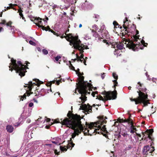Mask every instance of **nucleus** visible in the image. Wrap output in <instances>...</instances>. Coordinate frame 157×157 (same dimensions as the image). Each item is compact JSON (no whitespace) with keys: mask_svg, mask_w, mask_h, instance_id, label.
<instances>
[{"mask_svg":"<svg viewBox=\"0 0 157 157\" xmlns=\"http://www.w3.org/2000/svg\"><path fill=\"white\" fill-rule=\"evenodd\" d=\"M62 124L74 130V133L71 135L72 138H74L76 135H78L84 130L79 117L78 116H73L70 120L67 119H65L62 122Z\"/></svg>","mask_w":157,"mask_h":157,"instance_id":"f257e3e1","label":"nucleus"},{"mask_svg":"<svg viewBox=\"0 0 157 157\" xmlns=\"http://www.w3.org/2000/svg\"><path fill=\"white\" fill-rule=\"evenodd\" d=\"M84 77L83 76H80L79 79V82L76 83V89L81 94V96L79 98L81 99L82 103H83L86 100V97L85 95L87 93L90 94V92H88V90H91L92 88V85L87 82L84 81Z\"/></svg>","mask_w":157,"mask_h":157,"instance_id":"f03ea898","label":"nucleus"},{"mask_svg":"<svg viewBox=\"0 0 157 157\" xmlns=\"http://www.w3.org/2000/svg\"><path fill=\"white\" fill-rule=\"evenodd\" d=\"M113 76L115 79V80L113 81L114 84L113 86L115 89L114 91L112 92H105L103 94L104 98L100 95L98 96H97V98L99 100H102L104 102H105L108 100H111L112 98L115 99L116 98L117 92L115 90V87L118 86V83L117 82L118 76L115 73H113Z\"/></svg>","mask_w":157,"mask_h":157,"instance_id":"7ed1b4c3","label":"nucleus"},{"mask_svg":"<svg viewBox=\"0 0 157 157\" xmlns=\"http://www.w3.org/2000/svg\"><path fill=\"white\" fill-rule=\"evenodd\" d=\"M11 63L9 66L10 70L12 71V68L16 71V72L18 73L19 75L21 77L25 75V73L26 71V69L28 68L27 67L23 65L20 61H18L17 63H16V60L13 59H11Z\"/></svg>","mask_w":157,"mask_h":157,"instance_id":"20e7f679","label":"nucleus"},{"mask_svg":"<svg viewBox=\"0 0 157 157\" xmlns=\"http://www.w3.org/2000/svg\"><path fill=\"white\" fill-rule=\"evenodd\" d=\"M65 37L68 41L70 40V45H73L74 48L79 51L80 54L83 52V50L86 48L85 46L81 44V41L78 40L77 37H74L70 34L68 36H65Z\"/></svg>","mask_w":157,"mask_h":157,"instance_id":"39448f33","label":"nucleus"},{"mask_svg":"<svg viewBox=\"0 0 157 157\" xmlns=\"http://www.w3.org/2000/svg\"><path fill=\"white\" fill-rule=\"evenodd\" d=\"M139 93V97L137 98H130L132 101H135L136 104L143 103L144 106H146L148 104H149V100L147 99V95L145 94L140 91H137Z\"/></svg>","mask_w":157,"mask_h":157,"instance_id":"423d86ee","label":"nucleus"},{"mask_svg":"<svg viewBox=\"0 0 157 157\" xmlns=\"http://www.w3.org/2000/svg\"><path fill=\"white\" fill-rule=\"evenodd\" d=\"M107 121L105 120H101L95 123V127H97V129L95 131V132L98 134H105V133H106L107 131L106 128H105V125H103V126H102L103 124L105 123H106Z\"/></svg>","mask_w":157,"mask_h":157,"instance_id":"0eeeda50","label":"nucleus"},{"mask_svg":"<svg viewBox=\"0 0 157 157\" xmlns=\"http://www.w3.org/2000/svg\"><path fill=\"white\" fill-rule=\"evenodd\" d=\"M42 20V19L40 17L35 18L34 21L36 25L38 26L39 27H41V29L43 30L50 31V29L48 26L46 27L43 26V23L41 21Z\"/></svg>","mask_w":157,"mask_h":157,"instance_id":"6e6552de","label":"nucleus"},{"mask_svg":"<svg viewBox=\"0 0 157 157\" xmlns=\"http://www.w3.org/2000/svg\"><path fill=\"white\" fill-rule=\"evenodd\" d=\"M88 126V128L90 129H85L84 132L85 133H87L88 135H91L92 134L95 132V131L97 129H95V123H92L91 124H88L87 125Z\"/></svg>","mask_w":157,"mask_h":157,"instance_id":"1a4fd4ad","label":"nucleus"},{"mask_svg":"<svg viewBox=\"0 0 157 157\" xmlns=\"http://www.w3.org/2000/svg\"><path fill=\"white\" fill-rule=\"evenodd\" d=\"M155 150L154 147H151V146L147 145L144 147L143 150V153L144 154H148V153H151Z\"/></svg>","mask_w":157,"mask_h":157,"instance_id":"9d476101","label":"nucleus"},{"mask_svg":"<svg viewBox=\"0 0 157 157\" xmlns=\"http://www.w3.org/2000/svg\"><path fill=\"white\" fill-rule=\"evenodd\" d=\"M35 82H34L33 83L32 82H29V86L28 88L29 90V91H31L32 89V87L33 86V85L34 84H35L36 85H37L38 86H39L40 84L41 83V82L38 79H35Z\"/></svg>","mask_w":157,"mask_h":157,"instance_id":"9b49d317","label":"nucleus"},{"mask_svg":"<svg viewBox=\"0 0 157 157\" xmlns=\"http://www.w3.org/2000/svg\"><path fill=\"white\" fill-rule=\"evenodd\" d=\"M121 134L123 136V139L126 141H128L129 140L132 138L131 135L128 134L126 132H122Z\"/></svg>","mask_w":157,"mask_h":157,"instance_id":"f8f14e48","label":"nucleus"},{"mask_svg":"<svg viewBox=\"0 0 157 157\" xmlns=\"http://www.w3.org/2000/svg\"><path fill=\"white\" fill-rule=\"evenodd\" d=\"M101 33L102 37L103 38L109 39L110 38V36L107 30H103V31H102Z\"/></svg>","mask_w":157,"mask_h":157,"instance_id":"ddd939ff","label":"nucleus"},{"mask_svg":"<svg viewBox=\"0 0 157 157\" xmlns=\"http://www.w3.org/2000/svg\"><path fill=\"white\" fill-rule=\"evenodd\" d=\"M127 45L128 46L129 48L132 49L133 51H136V45L132 41H129L128 42V44H127Z\"/></svg>","mask_w":157,"mask_h":157,"instance_id":"4468645a","label":"nucleus"},{"mask_svg":"<svg viewBox=\"0 0 157 157\" xmlns=\"http://www.w3.org/2000/svg\"><path fill=\"white\" fill-rule=\"evenodd\" d=\"M76 57L78 61H80L81 62H82L83 61V63L85 65H86V61L83 58L84 55L82 54H81L80 55V56H79L77 54H76Z\"/></svg>","mask_w":157,"mask_h":157,"instance_id":"2eb2a0df","label":"nucleus"},{"mask_svg":"<svg viewBox=\"0 0 157 157\" xmlns=\"http://www.w3.org/2000/svg\"><path fill=\"white\" fill-rule=\"evenodd\" d=\"M153 132V130H149L146 131L145 133L147 134V137H146L145 136L144 138V140H147V139L148 138L150 139H151V137L150 136V134H151Z\"/></svg>","mask_w":157,"mask_h":157,"instance_id":"dca6fc26","label":"nucleus"},{"mask_svg":"<svg viewBox=\"0 0 157 157\" xmlns=\"http://www.w3.org/2000/svg\"><path fill=\"white\" fill-rule=\"evenodd\" d=\"M119 121L121 123H128V124H132V120L130 118L125 120L120 119Z\"/></svg>","mask_w":157,"mask_h":157,"instance_id":"f3484780","label":"nucleus"},{"mask_svg":"<svg viewBox=\"0 0 157 157\" xmlns=\"http://www.w3.org/2000/svg\"><path fill=\"white\" fill-rule=\"evenodd\" d=\"M6 129L8 132L11 133L13 131V128L11 125H8L6 126Z\"/></svg>","mask_w":157,"mask_h":157,"instance_id":"a211bd4d","label":"nucleus"},{"mask_svg":"<svg viewBox=\"0 0 157 157\" xmlns=\"http://www.w3.org/2000/svg\"><path fill=\"white\" fill-rule=\"evenodd\" d=\"M31 93L32 94V93H29V92H26L24 94V95L22 96H21V100L22 101H23V99H25L27 95L29 96L30 94Z\"/></svg>","mask_w":157,"mask_h":157,"instance_id":"6ab92c4d","label":"nucleus"},{"mask_svg":"<svg viewBox=\"0 0 157 157\" xmlns=\"http://www.w3.org/2000/svg\"><path fill=\"white\" fill-rule=\"evenodd\" d=\"M124 45L121 43H117L116 47L119 49L121 50L123 48Z\"/></svg>","mask_w":157,"mask_h":157,"instance_id":"aec40b11","label":"nucleus"},{"mask_svg":"<svg viewBox=\"0 0 157 157\" xmlns=\"http://www.w3.org/2000/svg\"><path fill=\"white\" fill-rule=\"evenodd\" d=\"M11 22H9L7 23H6V25L7 26H10L9 29L11 30L12 31H14L13 27L11 26Z\"/></svg>","mask_w":157,"mask_h":157,"instance_id":"412c9836","label":"nucleus"},{"mask_svg":"<svg viewBox=\"0 0 157 157\" xmlns=\"http://www.w3.org/2000/svg\"><path fill=\"white\" fill-rule=\"evenodd\" d=\"M64 1L66 3L68 2L71 4L75 3L76 2V0H65Z\"/></svg>","mask_w":157,"mask_h":157,"instance_id":"4be33fe9","label":"nucleus"},{"mask_svg":"<svg viewBox=\"0 0 157 157\" xmlns=\"http://www.w3.org/2000/svg\"><path fill=\"white\" fill-rule=\"evenodd\" d=\"M132 148V146L131 145L129 144L128 146L126 147L124 149L123 151H128L131 149Z\"/></svg>","mask_w":157,"mask_h":157,"instance_id":"5701e85b","label":"nucleus"},{"mask_svg":"<svg viewBox=\"0 0 157 157\" xmlns=\"http://www.w3.org/2000/svg\"><path fill=\"white\" fill-rule=\"evenodd\" d=\"M60 148L62 151H67V147L66 146H64V147L60 146Z\"/></svg>","mask_w":157,"mask_h":157,"instance_id":"b1692460","label":"nucleus"},{"mask_svg":"<svg viewBox=\"0 0 157 157\" xmlns=\"http://www.w3.org/2000/svg\"><path fill=\"white\" fill-rule=\"evenodd\" d=\"M22 11L21 10H18V12H19V15H20V18L22 17V19L23 20H24V19H25V18L24 17L22 13Z\"/></svg>","mask_w":157,"mask_h":157,"instance_id":"393cba45","label":"nucleus"},{"mask_svg":"<svg viewBox=\"0 0 157 157\" xmlns=\"http://www.w3.org/2000/svg\"><path fill=\"white\" fill-rule=\"evenodd\" d=\"M84 39L86 40L91 38V36L89 34H86L85 35Z\"/></svg>","mask_w":157,"mask_h":157,"instance_id":"a878e982","label":"nucleus"},{"mask_svg":"<svg viewBox=\"0 0 157 157\" xmlns=\"http://www.w3.org/2000/svg\"><path fill=\"white\" fill-rule=\"evenodd\" d=\"M105 30L106 29H105V25H102L101 26L100 29H99V30L98 31V32L101 33L102 31H103V30Z\"/></svg>","mask_w":157,"mask_h":157,"instance_id":"bb28decb","label":"nucleus"},{"mask_svg":"<svg viewBox=\"0 0 157 157\" xmlns=\"http://www.w3.org/2000/svg\"><path fill=\"white\" fill-rule=\"evenodd\" d=\"M126 21H124V24L123 25V26L124 29H126L127 28V26L128 25H127V23L126 22V21H128V19L127 18H126Z\"/></svg>","mask_w":157,"mask_h":157,"instance_id":"cd10ccee","label":"nucleus"},{"mask_svg":"<svg viewBox=\"0 0 157 157\" xmlns=\"http://www.w3.org/2000/svg\"><path fill=\"white\" fill-rule=\"evenodd\" d=\"M14 6V5L12 4H9V6H7L6 7V9H5L4 10L5 11H6V10H8L10 9V8H13V7Z\"/></svg>","mask_w":157,"mask_h":157,"instance_id":"c85d7f7f","label":"nucleus"},{"mask_svg":"<svg viewBox=\"0 0 157 157\" xmlns=\"http://www.w3.org/2000/svg\"><path fill=\"white\" fill-rule=\"evenodd\" d=\"M67 119V118H66L65 119H64L63 120H62V119L61 120V121H59V120H55L54 121V123H61L62 124V125H65V124H62V122L65 119Z\"/></svg>","mask_w":157,"mask_h":157,"instance_id":"c756f323","label":"nucleus"},{"mask_svg":"<svg viewBox=\"0 0 157 157\" xmlns=\"http://www.w3.org/2000/svg\"><path fill=\"white\" fill-rule=\"evenodd\" d=\"M86 111L88 113H89V112L90 113L92 111V107L91 106H89L88 108H86Z\"/></svg>","mask_w":157,"mask_h":157,"instance_id":"7c9ffc66","label":"nucleus"},{"mask_svg":"<svg viewBox=\"0 0 157 157\" xmlns=\"http://www.w3.org/2000/svg\"><path fill=\"white\" fill-rule=\"evenodd\" d=\"M131 125V126L130 127V129H133L134 130H136V128L134 127V126L133 125L132 121V124H130Z\"/></svg>","mask_w":157,"mask_h":157,"instance_id":"2f4dec72","label":"nucleus"},{"mask_svg":"<svg viewBox=\"0 0 157 157\" xmlns=\"http://www.w3.org/2000/svg\"><path fill=\"white\" fill-rule=\"evenodd\" d=\"M61 57L60 56H57L55 58V60L56 61L58 62L59 60V59H60Z\"/></svg>","mask_w":157,"mask_h":157,"instance_id":"473e14b6","label":"nucleus"},{"mask_svg":"<svg viewBox=\"0 0 157 157\" xmlns=\"http://www.w3.org/2000/svg\"><path fill=\"white\" fill-rule=\"evenodd\" d=\"M29 43L31 45H33L35 46L36 45V43L32 40H30L29 41Z\"/></svg>","mask_w":157,"mask_h":157,"instance_id":"72a5a7b5","label":"nucleus"},{"mask_svg":"<svg viewBox=\"0 0 157 157\" xmlns=\"http://www.w3.org/2000/svg\"><path fill=\"white\" fill-rule=\"evenodd\" d=\"M42 52L43 54L44 55H47L48 53V51L46 49H44L42 50Z\"/></svg>","mask_w":157,"mask_h":157,"instance_id":"f704fd0d","label":"nucleus"},{"mask_svg":"<svg viewBox=\"0 0 157 157\" xmlns=\"http://www.w3.org/2000/svg\"><path fill=\"white\" fill-rule=\"evenodd\" d=\"M113 24L114 25V27H116V28H117V25L118 26V27H119V25L118 24V23H117V22H116V21H114L113 22Z\"/></svg>","mask_w":157,"mask_h":157,"instance_id":"c9c22d12","label":"nucleus"},{"mask_svg":"<svg viewBox=\"0 0 157 157\" xmlns=\"http://www.w3.org/2000/svg\"><path fill=\"white\" fill-rule=\"evenodd\" d=\"M92 28L95 30H97L98 29V26L96 25H94L92 26Z\"/></svg>","mask_w":157,"mask_h":157,"instance_id":"e433bc0d","label":"nucleus"},{"mask_svg":"<svg viewBox=\"0 0 157 157\" xmlns=\"http://www.w3.org/2000/svg\"><path fill=\"white\" fill-rule=\"evenodd\" d=\"M73 116H78L79 117V118L80 119V121L81 120V117L80 116H78V115H72L70 117H69V116H68V117H69V119L67 118V119L69 120H70V119H71V118H72V117Z\"/></svg>","mask_w":157,"mask_h":157,"instance_id":"4c0bfd02","label":"nucleus"},{"mask_svg":"<svg viewBox=\"0 0 157 157\" xmlns=\"http://www.w3.org/2000/svg\"><path fill=\"white\" fill-rule=\"evenodd\" d=\"M69 67L71 69L75 71V67L72 66L71 64H70V65L69 66Z\"/></svg>","mask_w":157,"mask_h":157,"instance_id":"58836bf2","label":"nucleus"},{"mask_svg":"<svg viewBox=\"0 0 157 157\" xmlns=\"http://www.w3.org/2000/svg\"><path fill=\"white\" fill-rule=\"evenodd\" d=\"M141 43H142V44H143L144 46H147V44L146 43H145L144 42V41L143 40H142L141 41Z\"/></svg>","mask_w":157,"mask_h":157,"instance_id":"ea45409f","label":"nucleus"},{"mask_svg":"<svg viewBox=\"0 0 157 157\" xmlns=\"http://www.w3.org/2000/svg\"><path fill=\"white\" fill-rule=\"evenodd\" d=\"M46 17H45V20L44 19H43V21H44L45 22L46 24L47 23V21L48 20V17H46V16H45Z\"/></svg>","mask_w":157,"mask_h":157,"instance_id":"a19ab883","label":"nucleus"},{"mask_svg":"<svg viewBox=\"0 0 157 157\" xmlns=\"http://www.w3.org/2000/svg\"><path fill=\"white\" fill-rule=\"evenodd\" d=\"M85 2H85V3H84V4L85 5H89L91 7L92 6V4L91 3H89V4H88V2H86L87 1H86Z\"/></svg>","mask_w":157,"mask_h":157,"instance_id":"79ce46f5","label":"nucleus"},{"mask_svg":"<svg viewBox=\"0 0 157 157\" xmlns=\"http://www.w3.org/2000/svg\"><path fill=\"white\" fill-rule=\"evenodd\" d=\"M97 94V92H93L91 94V95L93 97H94L95 96V94Z\"/></svg>","mask_w":157,"mask_h":157,"instance_id":"37998d69","label":"nucleus"},{"mask_svg":"<svg viewBox=\"0 0 157 157\" xmlns=\"http://www.w3.org/2000/svg\"><path fill=\"white\" fill-rule=\"evenodd\" d=\"M0 24H3V25H6V21L5 20H2L1 22L0 23Z\"/></svg>","mask_w":157,"mask_h":157,"instance_id":"c03bdc74","label":"nucleus"},{"mask_svg":"<svg viewBox=\"0 0 157 157\" xmlns=\"http://www.w3.org/2000/svg\"><path fill=\"white\" fill-rule=\"evenodd\" d=\"M152 81L153 82H155L157 84V79L155 78H153L152 79Z\"/></svg>","mask_w":157,"mask_h":157,"instance_id":"a18cd8bd","label":"nucleus"},{"mask_svg":"<svg viewBox=\"0 0 157 157\" xmlns=\"http://www.w3.org/2000/svg\"><path fill=\"white\" fill-rule=\"evenodd\" d=\"M53 143L58 145H60V144L59 143V142L57 141H53L52 142Z\"/></svg>","mask_w":157,"mask_h":157,"instance_id":"49530a36","label":"nucleus"},{"mask_svg":"<svg viewBox=\"0 0 157 157\" xmlns=\"http://www.w3.org/2000/svg\"><path fill=\"white\" fill-rule=\"evenodd\" d=\"M33 105V103L32 102H30L29 104V106L30 107H32Z\"/></svg>","mask_w":157,"mask_h":157,"instance_id":"de8ad7c7","label":"nucleus"},{"mask_svg":"<svg viewBox=\"0 0 157 157\" xmlns=\"http://www.w3.org/2000/svg\"><path fill=\"white\" fill-rule=\"evenodd\" d=\"M134 38L135 40V41H137V40L138 39H139V38H138V37H137V36H134Z\"/></svg>","mask_w":157,"mask_h":157,"instance_id":"09e8293b","label":"nucleus"},{"mask_svg":"<svg viewBox=\"0 0 157 157\" xmlns=\"http://www.w3.org/2000/svg\"><path fill=\"white\" fill-rule=\"evenodd\" d=\"M105 74V73H103V74L102 75H101V77L102 79H104L105 78V75H104Z\"/></svg>","mask_w":157,"mask_h":157,"instance_id":"8fccbe9b","label":"nucleus"},{"mask_svg":"<svg viewBox=\"0 0 157 157\" xmlns=\"http://www.w3.org/2000/svg\"><path fill=\"white\" fill-rule=\"evenodd\" d=\"M130 129L131 130L130 131V132L131 133L133 134L135 132L134 130H133V129Z\"/></svg>","mask_w":157,"mask_h":157,"instance_id":"3c124183","label":"nucleus"},{"mask_svg":"<svg viewBox=\"0 0 157 157\" xmlns=\"http://www.w3.org/2000/svg\"><path fill=\"white\" fill-rule=\"evenodd\" d=\"M60 82V81H58L56 82V84H57L58 85H59V84Z\"/></svg>","mask_w":157,"mask_h":157,"instance_id":"603ef678","label":"nucleus"},{"mask_svg":"<svg viewBox=\"0 0 157 157\" xmlns=\"http://www.w3.org/2000/svg\"><path fill=\"white\" fill-rule=\"evenodd\" d=\"M103 41L104 43H106V44H108V42L107 40H104Z\"/></svg>","mask_w":157,"mask_h":157,"instance_id":"864d4df0","label":"nucleus"},{"mask_svg":"<svg viewBox=\"0 0 157 157\" xmlns=\"http://www.w3.org/2000/svg\"><path fill=\"white\" fill-rule=\"evenodd\" d=\"M53 8H55L57 7V6L56 5H54L52 6Z\"/></svg>","mask_w":157,"mask_h":157,"instance_id":"5fc2aeb1","label":"nucleus"},{"mask_svg":"<svg viewBox=\"0 0 157 157\" xmlns=\"http://www.w3.org/2000/svg\"><path fill=\"white\" fill-rule=\"evenodd\" d=\"M79 69L78 68V69L76 71V74H78V73H79Z\"/></svg>","mask_w":157,"mask_h":157,"instance_id":"6e6d98bb","label":"nucleus"},{"mask_svg":"<svg viewBox=\"0 0 157 157\" xmlns=\"http://www.w3.org/2000/svg\"><path fill=\"white\" fill-rule=\"evenodd\" d=\"M46 121H47V122H48L50 121V119L49 118H47L46 119Z\"/></svg>","mask_w":157,"mask_h":157,"instance_id":"4d7b16f0","label":"nucleus"},{"mask_svg":"<svg viewBox=\"0 0 157 157\" xmlns=\"http://www.w3.org/2000/svg\"><path fill=\"white\" fill-rule=\"evenodd\" d=\"M55 153L56 154H57V155H59V154L57 152V150H56L55 151Z\"/></svg>","mask_w":157,"mask_h":157,"instance_id":"13d9d810","label":"nucleus"},{"mask_svg":"<svg viewBox=\"0 0 157 157\" xmlns=\"http://www.w3.org/2000/svg\"><path fill=\"white\" fill-rule=\"evenodd\" d=\"M45 90L44 89H41V92H44Z\"/></svg>","mask_w":157,"mask_h":157,"instance_id":"bf43d9fd","label":"nucleus"},{"mask_svg":"<svg viewBox=\"0 0 157 157\" xmlns=\"http://www.w3.org/2000/svg\"><path fill=\"white\" fill-rule=\"evenodd\" d=\"M51 32L52 33H53L55 35H56V34L55 33H56V32H54L52 30V31H51Z\"/></svg>","mask_w":157,"mask_h":157,"instance_id":"052dcab7","label":"nucleus"},{"mask_svg":"<svg viewBox=\"0 0 157 157\" xmlns=\"http://www.w3.org/2000/svg\"><path fill=\"white\" fill-rule=\"evenodd\" d=\"M71 145L72 147H74V146L75 145V144H73V143H71Z\"/></svg>","mask_w":157,"mask_h":157,"instance_id":"680f3d73","label":"nucleus"},{"mask_svg":"<svg viewBox=\"0 0 157 157\" xmlns=\"http://www.w3.org/2000/svg\"><path fill=\"white\" fill-rule=\"evenodd\" d=\"M3 29L2 27H0V32H1V31H2L3 30Z\"/></svg>","mask_w":157,"mask_h":157,"instance_id":"e2e57ef3","label":"nucleus"},{"mask_svg":"<svg viewBox=\"0 0 157 157\" xmlns=\"http://www.w3.org/2000/svg\"><path fill=\"white\" fill-rule=\"evenodd\" d=\"M99 17V16L98 15H95V17L96 18H98Z\"/></svg>","mask_w":157,"mask_h":157,"instance_id":"0e129e2a","label":"nucleus"},{"mask_svg":"<svg viewBox=\"0 0 157 157\" xmlns=\"http://www.w3.org/2000/svg\"><path fill=\"white\" fill-rule=\"evenodd\" d=\"M45 145L46 146H49L51 147L52 144H45Z\"/></svg>","mask_w":157,"mask_h":157,"instance_id":"69168bd1","label":"nucleus"},{"mask_svg":"<svg viewBox=\"0 0 157 157\" xmlns=\"http://www.w3.org/2000/svg\"><path fill=\"white\" fill-rule=\"evenodd\" d=\"M138 84H140V87L141 86V84L140 83V82H139L138 83Z\"/></svg>","mask_w":157,"mask_h":157,"instance_id":"338daca9","label":"nucleus"},{"mask_svg":"<svg viewBox=\"0 0 157 157\" xmlns=\"http://www.w3.org/2000/svg\"><path fill=\"white\" fill-rule=\"evenodd\" d=\"M82 25L81 24H80L79 25V28H80L81 27H82Z\"/></svg>","mask_w":157,"mask_h":157,"instance_id":"774afa93","label":"nucleus"}]
</instances>
